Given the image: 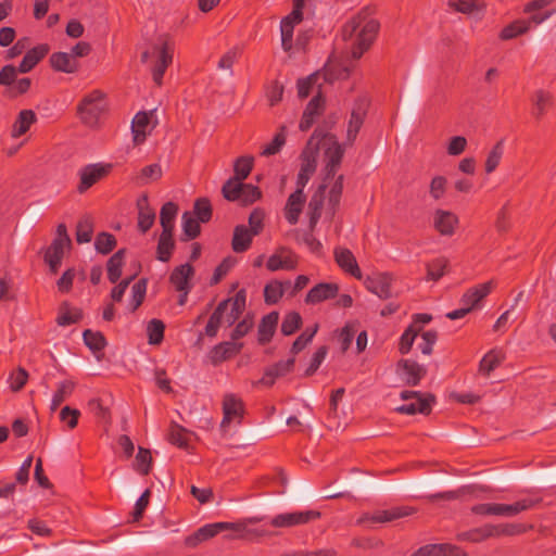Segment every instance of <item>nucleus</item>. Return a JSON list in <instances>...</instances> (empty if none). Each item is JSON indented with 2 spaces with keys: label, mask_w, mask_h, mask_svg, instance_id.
I'll use <instances>...</instances> for the list:
<instances>
[{
  "label": "nucleus",
  "mask_w": 556,
  "mask_h": 556,
  "mask_svg": "<svg viewBox=\"0 0 556 556\" xmlns=\"http://www.w3.org/2000/svg\"><path fill=\"white\" fill-rule=\"evenodd\" d=\"M70 245L71 243L68 242L52 240L50 247L46 250L45 262L49 265L52 274L58 273L64 256L65 249Z\"/></svg>",
  "instance_id": "nucleus-27"
},
{
  "label": "nucleus",
  "mask_w": 556,
  "mask_h": 556,
  "mask_svg": "<svg viewBox=\"0 0 556 556\" xmlns=\"http://www.w3.org/2000/svg\"><path fill=\"white\" fill-rule=\"evenodd\" d=\"M397 369L403 371L405 383L412 387L418 386L427 372L424 366L412 359L399 361Z\"/></svg>",
  "instance_id": "nucleus-19"
},
{
  "label": "nucleus",
  "mask_w": 556,
  "mask_h": 556,
  "mask_svg": "<svg viewBox=\"0 0 556 556\" xmlns=\"http://www.w3.org/2000/svg\"><path fill=\"white\" fill-rule=\"evenodd\" d=\"M242 348L243 343H237L233 341L222 342L212 349L210 354L211 361L214 365H217L240 353Z\"/></svg>",
  "instance_id": "nucleus-28"
},
{
  "label": "nucleus",
  "mask_w": 556,
  "mask_h": 556,
  "mask_svg": "<svg viewBox=\"0 0 556 556\" xmlns=\"http://www.w3.org/2000/svg\"><path fill=\"white\" fill-rule=\"evenodd\" d=\"M446 266L447 260L444 257L431 261L427 265V279L438 281L444 275Z\"/></svg>",
  "instance_id": "nucleus-63"
},
{
  "label": "nucleus",
  "mask_w": 556,
  "mask_h": 556,
  "mask_svg": "<svg viewBox=\"0 0 556 556\" xmlns=\"http://www.w3.org/2000/svg\"><path fill=\"white\" fill-rule=\"evenodd\" d=\"M410 556H466V553L456 545L437 543L424 545Z\"/></svg>",
  "instance_id": "nucleus-17"
},
{
  "label": "nucleus",
  "mask_w": 556,
  "mask_h": 556,
  "mask_svg": "<svg viewBox=\"0 0 556 556\" xmlns=\"http://www.w3.org/2000/svg\"><path fill=\"white\" fill-rule=\"evenodd\" d=\"M106 109L105 93L94 89L83 97L77 105V114L81 122L90 127L98 125L100 116Z\"/></svg>",
  "instance_id": "nucleus-2"
},
{
  "label": "nucleus",
  "mask_w": 556,
  "mask_h": 556,
  "mask_svg": "<svg viewBox=\"0 0 556 556\" xmlns=\"http://www.w3.org/2000/svg\"><path fill=\"white\" fill-rule=\"evenodd\" d=\"M194 269L189 264H182L177 266L169 276V282L175 287V289L179 292L189 293L190 285L189 280L193 277Z\"/></svg>",
  "instance_id": "nucleus-26"
},
{
  "label": "nucleus",
  "mask_w": 556,
  "mask_h": 556,
  "mask_svg": "<svg viewBox=\"0 0 556 556\" xmlns=\"http://www.w3.org/2000/svg\"><path fill=\"white\" fill-rule=\"evenodd\" d=\"M254 159L250 155L238 157L233 163V178L244 180L249 177L253 169Z\"/></svg>",
  "instance_id": "nucleus-50"
},
{
  "label": "nucleus",
  "mask_w": 556,
  "mask_h": 556,
  "mask_svg": "<svg viewBox=\"0 0 556 556\" xmlns=\"http://www.w3.org/2000/svg\"><path fill=\"white\" fill-rule=\"evenodd\" d=\"M253 233L249 231L244 225H238L233 229V236L231 240V248L236 253H243L250 249Z\"/></svg>",
  "instance_id": "nucleus-38"
},
{
  "label": "nucleus",
  "mask_w": 556,
  "mask_h": 556,
  "mask_svg": "<svg viewBox=\"0 0 556 556\" xmlns=\"http://www.w3.org/2000/svg\"><path fill=\"white\" fill-rule=\"evenodd\" d=\"M173 47L169 45V42L164 41L162 46L159 48L157 60L154 66L152 67V78L157 86L162 85L163 76L169 64H172L173 62Z\"/></svg>",
  "instance_id": "nucleus-12"
},
{
  "label": "nucleus",
  "mask_w": 556,
  "mask_h": 556,
  "mask_svg": "<svg viewBox=\"0 0 556 556\" xmlns=\"http://www.w3.org/2000/svg\"><path fill=\"white\" fill-rule=\"evenodd\" d=\"M125 249L116 251L106 263L108 278L112 283L117 282L122 276V268L125 262Z\"/></svg>",
  "instance_id": "nucleus-44"
},
{
  "label": "nucleus",
  "mask_w": 556,
  "mask_h": 556,
  "mask_svg": "<svg viewBox=\"0 0 556 556\" xmlns=\"http://www.w3.org/2000/svg\"><path fill=\"white\" fill-rule=\"evenodd\" d=\"M343 180L344 176L339 175L332 186L330 187L328 193V203L326 207V214L332 219L339 208L342 192H343Z\"/></svg>",
  "instance_id": "nucleus-34"
},
{
  "label": "nucleus",
  "mask_w": 556,
  "mask_h": 556,
  "mask_svg": "<svg viewBox=\"0 0 556 556\" xmlns=\"http://www.w3.org/2000/svg\"><path fill=\"white\" fill-rule=\"evenodd\" d=\"M168 440L172 444L180 448H187L189 442V432L184 427L174 424L170 427Z\"/></svg>",
  "instance_id": "nucleus-58"
},
{
  "label": "nucleus",
  "mask_w": 556,
  "mask_h": 556,
  "mask_svg": "<svg viewBox=\"0 0 556 556\" xmlns=\"http://www.w3.org/2000/svg\"><path fill=\"white\" fill-rule=\"evenodd\" d=\"M228 307L229 301H222L218 303L205 326V334L207 337H216L220 325L225 323V313L228 309Z\"/></svg>",
  "instance_id": "nucleus-37"
},
{
  "label": "nucleus",
  "mask_w": 556,
  "mask_h": 556,
  "mask_svg": "<svg viewBox=\"0 0 556 556\" xmlns=\"http://www.w3.org/2000/svg\"><path fill=\"white\" fill-rule=\"evenodd\" d=\"M75 388L76 382L72 379H65L63 381H60L52 395L50 410L55 412L63 402L71 397V395L75 391Z\"/></svg>",
  "instance_id": "nucleus-36"
},
{
  "label": "nucleus",
  "mask_w": 556,
  "mask_h": 556,
  "mask_svg": "<svg viewBox=\"0 0 556 556\" xmlns=\"http://www.w3.org/2000/svg\"><path fill=\"white\" fill-rule=\"evenodd\" d=\"M504 361L502 352L496 350L489 351L480 361L479 371L484 376H489Z\"/></svg>",
  "instance_id": "nucleus-47"
},
{
  "label": "nucleus",
  "mask_w": 556,
  "mask_h": 556,
  "mask_svg": "<svg viewBox=\"0 0 556 556\" xmlns=\"http://www.w3.org/2000/svg\"><path fill=\"white\" fill-rule=\"evenodd\" d=\"M223 414L222 428H226L232 421L240 424L244 414L242 400L233 393L225 394L223 400Z\"/></svg>",
  "instance_id": "nucleus-11"
},
{
  "label": "nucleus",
  "mask_w": 556,
  "mask_h": 556,
  "mask_svg": "<svg viewBox=\"0 0 556 556\" xmlns=\"http://www.w3.org/2000/svg\"><path fill=\"white\" fill-rule=\"evenodd\" d=\"M296 263V256L293 252L286 248H280L275 254L269 256L266 266L270 271L280 269L291 270L295 268Z\"/></svg>",
  "instance_id": "nucleus-18"
},
{
  "label": "nucleus",
  "mask_w": 556,
  "mask_h": 556,
  "mask_svg": "<svg viewBox=\"0 0 556 556\" xmlns=\"http://www.w3.org/2000/svg\"><path fill=\"white\" fill-rule=\"evenodd\" d=\"M344 156V148L342 144L334 141L326 151H325V164L333 165L340 167L342 160Z\"/></svg>",
  "instance_id": "nucleus-61"
},
{
  "label": "nucleus",
  "mask_w": 556,
  "mask_h": 556,
  "mask_svg": "<svg viewBox=\"0 0 556 556\" xmlns=\"http://www.w3.org/2000/svg\"><path fill=\"white\" fill-rule=\"evenodd\" d=\"M371 14L370 8H364L343 26L344 40L351 39L357 34L356 42L351 51L353 59H359L369 49L379 31L380 24L376 18L370 17Z\"/></svg>",
  "instance_id": "nucleus-1"
},
{
  "label": "nucleus",
  "mask_w": 556,
  "mask_h": 556,
  "mask_svg": "<svg viewBox=\"0 0 556 556\" xmlns=\"http://www.w3.org/2000/svg\"><path fill=\"white\" fill-rule=\"evenodd\" d=\"M174 232H161L156 245V258L161 262H168L175 250Z\"/></svg>",
  "instance_id": "nucleus-43"
},
{
  "label": "nucleus",
  "mask_w": 556,
  "mask_h": 556,
  "mask_svg": "<svg viewBox=\"0 0 556 556\" xmlns=\"http://www.w3.org/2000/svg\"><path fill=\"white\" fill-rule=\"evenodd\" d=\"M244 529L243 523H231V522H214L207 523L203 527L199 528L194 533L189 535L185 543L187 546L195 547L200 543L207 541L222 531L232 530V531H241Z\"/></svg>",
  "instance_id": "nucleus-6"
},
{
  "label": "nucleus",
  "mask_w": 556,
  "mask_h": 556,
  "mask_svg": "<svg viewBox=\"0 0 556 556\" xmlns=\"http://www.w3.org/2000/svg\"><path fill=\"white\" fill-rule=\"evenodd\" d=\"M294 366V358L280 361L265 369L264 376L258 381L260 384L271 387L276 379L292 371Z\"/></svg>",
  "instance_id": "nucleus-25"
},
{
  "label": "nucleus",
  "mask_w": 556,
  "mask_h": 556,
  "mask_svg": "<svg viewBox=\"0 0 556 556\" xmlns=\"http://www.w3.org/2000/svg\"><path fill=\"white\" fill-rule=\"evenodd\" d=\"M433 223L434 228L442 236H452L455 231V227L458 224V218L454 213L450 211L438 210L434 213Z\"/></svg>",
  "instance_id": "nucleus-30"
},
{
  "label": "nucleus",
  "mask_w": 556,
  "mask_h": 556,
  "mask_svg": "<svg viewBox=\"0 0 556 556\" xmlns=\"http://www.w3.org/2000/svg\"><path fill=\"white\" fill-rule=\"evenodd\" d=\"M200 220L189 211L181 216L182 233L180 240L184 242L198 238L201 233Z\"/></svg>",
  "instance_id": "nucleus-39"
},
{
  "label": "nucleus",
  "mask_w": 556,
  "mask_h": 556,
  "mask_svg": "<svg viewBox=\"0 0 556 556\" xmlns=\"http://www.w3.org/2000/svg\"><path fill=\"white\" fill-rule=\"evenodd\" d=\"M339 292V286L332 282H321L313 287L305 298L306 304H317L333 299Z\"/></svg>",
  "instance_id": "nucleus-23"
},
{
  "label": "nucleus",
  "mask_w": 556,
  "mask_h": 556,
  "mask_svg": "<svg viewBox=\"0 0 556 556\" xmlns=\"http://www.w3.org/2000/svg\"><path fill=\"white\" fill-rule=\"evenodd\" d=\"M165 325L160 319H152L148 323L147 332L150 344H160L164 339Z\"/></svg>",
  "instance_id": "nucleus-60"
},
{
  "label": "nucleus",
  "mask_w": 556,
  "mask_h": 556,
  "mask_svg": "<svg viewBox=\"0 0 556 556\" xmlns=\"http://www.w3.org/2000/svg\"><path fill=\"white\" fill-rule=\"evenodd\" d=\"M327 186L321 184L316 191L312 194L311 200L307 206V215H308V226L311 231H313L321 216V211L325 201Z\"/></svg>",
  "instance_id": "nucleus-21"
},
{
  "label": "nucleus",
  "mask_w": 556,
  "mask_h": 556,
  "mask_svg": "<svg viewBox=\"0 0 556 556\" xmlns=\"http://www.w3.org/2000/svg\"><path fill=\"white\" fill-rule=\"evenodd\" d=\"M225 301H229L230 306V311L225 313V324L232 326L245 309L247 292L244 289H241L233 298L226 299Z\"/></svg>",
  "instance_id": "nucleus-29"
},
{
  "label": "nucleus",
  "mask_w": 556,
  "mask_h": 556,
  "mask_svg": "<svg viewBox=\"0 0 556 556\" xmlns=\"http://www.w3.org/2000/svg\"><path fill=\"white\" fill-rule=\"evenodd\" d=\"M495 525H484L480 528L472 529L459 535L460 540H468L471 542H481L489 538L498 536V532Z\"/></svg>",
  "instance_id": "nucleus-45"
},
{
  "label": "nucleus",
  "mask_w": 556,
  "mask_h": 556,
  "mask_svg": "<svg viewBox=\"0 0 556 556\" xmlns=\"http://www.w3.org/2000/svg\"><path fill=\"white\" fill-rule=\"evenodd\" d=\"M285 130H286V126H281V127H280V131H279V132H277V134L274 136L273 140H271L268 144H266V146L263 148V150H262V152H261V154H262L263 156H270V155H275V154H277V153L281 150V148H282V147L285 146V143H286V134H285Z\"/></svg>",
  "instance_id": "nucleus-59"
},
{
  "label": "nucleus",
  "mask_w": 556,
  "mask_h": 556,
  "mask_svg": "<svg viewBox=\"0 0 556 556\" xmlns=\"http://www.w3.org/2000/svg\"><path fill=\"white\" fill-rule=\"evenodd\" d=\"M152 456L148 448L139 446L135 460V469L142 476H147L151 470Z\"/></svg>",
  "instance_id": "nucleus-55"
},
{
  "label": "nucleus",
  "mask_w": 556,
  "mask_h": 556,
  "mask_svg": "<svg viewBox=\"0 0 556 556\" xmlns=\"http://www.w3.org/2000/svg\"><path fill=\"white\" fill-rule=\"evenodd\" d=\"M162 168L159 164H151L144 166L139 175L136 177V180L139 185H147L150 181L159 180L162 177Z\"/></svg>",
  "instance_id": "nucleus-57"
},
{
  "label": "nucleus",
  "mask_w": 556,
  "mask_h": 556,
  "mask_svg": "<svg viewBox=\"0 0 556 556\" xmlns=\"http://www.w3.org/2000/svg\"><path fill=\"white\" fill-rule=\"evenodd\" d=\"M279 320V314L278 312H270L269 314L265 315L258 325L257 329V340L261 345H264L268 343L278 325Z\"/></svg>",
  "instance_id": "nucleus-31"
},
{
  "label": "nucleus",
  "mask_w": 556,
  "mask_h": 556,
  "mask_svg": "<svg viewBox=\"0 0 556 556\" xmlns=\"http://www.w3.org/2000/svg\"><path fill=\"white\" fill-rule=\"evenodd\" d=\"M37 122V116L33 110H22L12 125V138H20L28 131L30 126Z\"/></svg>",
  "instance_id": "nucleus-33"
},
{
  "label": "nucleus",
  "mask_w": 556,
  "mask_h": 556,
  "mask_svg": "<svg viewBox=\"0 0 556 556\" xmlns=\"http://www.w3.org/2000/svg\"><path fill=\"white\" fill-rule=\"evenodd\" d=\"M368 108L369 101L366 98H358L354 102L346 130V141L351 146L356 140L357 134L364 124Z\"/></svg>",
  "instance_id": "nucleus-9"
},
{
  "label": "nucleus",
  "mask_w": 556,
  "mask_h": 556,
  "mask_svg": "<svg viewBox=\"0 0 556 556\" xmlns=\"http://www.w3.org/2000/svg\"><path fill=\"white\" fill-rule=\"evenodd\" d=\"M400 396L403 401H414L396 407L395 412L405 415H415L417 413L429 415L431 413V405L434 402V396L432 394L422 395L417 391L405 390L401 392Z\"/></svg>",
  "instance_id": "nucleus-5"
},
{
  "label": "nucleus",
  "mask_w": 556,
  "mask_h": 556,
  "mask_svg": "<svg viewBox=\"0 0 556 556\" xmlns=\"http://www.w3.org/2000/svg\"><path fill=\"white\" fill-rule=\"evenodd\" d=\"M539 501L523 498L514 504L484 503L472 506L471 511L476 515L493 516H516L521 511L532 508Z\"/></svg>",
  "instance_id": "nucleus-4"
},
{
  "label": "nucleus",
  "mask_w": 556,
  "mask_h": 556,
  "mask_svg": "<svg viewBox=\"0 0 556 556\" xmlns=\"http://www.w3.org/2000/svg\"><path fill=\"white\" fill-rule=\"evenodd\" d=\"M83 318L81 309L72 307L67 302H63L60 305L56 324L65 327L77 324Z\"/></svg>",
  "instance_id": "nucleus-42"
},
{
  "label": "nucleus",
  "mask_w": 556,
  "mask_h": 556,
  "mask_svg": "<svg viewBox=\"0 0 556 556\" xmlns=\"http://www.w3.org/2000/svg\"><path fill=\"white\" fill-rule=\"evenodd\" d=\"M244 186L242 180L236 179L233 177L229 178L222 188L223 197L231 202H235L240 199V192Z\"/></svg>",
  "instance_id": "nucleus-54"
},
{
  "label": "nucleus",
  "mask_w": 556,
  "mask_h": 556,
  "mask_svg": "<svg viewBox=\"0 0 556 556\" xmlns=\"http://www.w3.org/2000/svg\"><path fill=\"white\" fill-rule=\"evenodd\" d=\"M530 29V22L525 20H517L504 27L500 34L503 40L513 39L519 35L527 33Z\"/></svg>",
  "instance_id": "nucleus-49"
},
{
  "label": "nucleus",
  "mask_w": 556,
  "mask_h": 556,
  "mask_svg": "<svg viewBox=\"0 0 556 556\" xmlns=\"http://www.w3.org/2000/svg\"><path fill=\"white\" fill-rule=\"evenodd\" d=\"M93 219L86 215L83 216L76 226V241L78 243H88L92 239Z\"/></svg>",
  "instance_id": "nucleus-48"
},
{
  "label": "nucleus",
  "mask_w": 556,
  "mask_h": 556,
  "mask_svg": "<svg viewBox=\"0 0 556 556\" xmlns=\"http://www.w3.org/2000/svg\"><path fill=\"white\" fill-rule=\"evenodd\" d=\"M113 165L112 164H103V163H96V164H88L84 167H81L78 172L79 176V184L77 186L78 193L83 194L88 189H90L93 185H96L98 181L106 177L111 170Z\"/></svg>",
  "instance_id": "nucleus-7"
},
{
  "label": "nucleus",
  "mask_w": 556,
  "mask_h": 556,
  "mask_svg": "<svg viewBox=\"0 0 556 556\" xmlns=\"http://www.w3.org/2000/svg\"><path fill=\"white\" fill-rule=\"evenodd\" d=\"M49 64L55 72L74 74L79 70V62L67 52H54L49 58Z\"/></svg>",
  "instance_id": "nucleus-22"
},
{
  "label": "nucleus",
  "mask_w": 556,
  "mask_h": 556,
  "mask_svg": "<svg viewBox=\"0 0 556 556\" xmlns=\"http://www.w3.org/2000/svg\"><path fill=\"white\" fill-rule=\"evenodd\" d=\"M302 325V317L296 312L288 313L281 324V333L285 336L293 334Z\"/></svg>",
  "instance_id": "nucleus-62"
},
{
  "label": "nucleus",
  "mask_w": 556,
  "mask_h": 556,
  "mask_svg": "<svg viewBox=\"0 0 556 556\" xmlns=\"http://www.w3.org/2000/svg\"><path fill=\"white\" fill-rule=\"evenodd\" d=\"M50 51V46L48 43H40L34 48H29L24 54L23 60L18 65V71L21 74H26L33 71V68L46 58V55Z\"/></svg>",
  "instance_id": "nucleus-20"
},
{
  "label": "nucleus",
  "mask_w": 556,
  "mask_h": 556,
  "mask_svg": "<svg viewBox=\"0 0 556 556\" xmlns=\"http://www.w3.org/2000/svg\"><path fill=\"white\" fill-rule=\"evenodd\" d=\"M393 277L389 273H372L364 279L366 289L381 300L392 298Z\"/></svg>",
  "instance_id": "nucleus-10"
},
{
  "label": "nucleus",
  "mask_w": 556,
  "mask_h": 556,
  "mask_svg": "<svg viewBox=\"0 0 556 556\" xmlns=\"http://www.w3.org/2000/svg\"><path fill=\"white\" fill-rule=\"evenodd\" d=\"M150 117L147 112H138L131 122V132L135 144L144 142L148 135Z\"/></svg>",
  "instance_id": "nucleus-40"
},
{
  "label": "nucleus",
  "mask_w": 556,
  "mask_h": 556,
  "mask_svg": "<svg viewBox=\"0 0 556 556\" xmlns=\"http://www.w3.org/2000/svg\"><path fill=\"white\" fill-rule=\"evenodd\" d=\"M325 137L324 132L315 129L301 153L302 164L296 177V189L304 191L311 176L316 170V152L319 141Z\"/></svg>",
  "instance_id": "nucleus-3"
},
{
  "label": "nucleus",
  "mask_w": 556,
  "mask_h": 556,
  "mask_svg": "<svg viewBox=\"0 0 556 556\" xmlns=\"http://www.w3.org/2000/svg\"><path fill=\"white\" fill-rule=\"evenodd\" d=\"M333 255L336 263L342 270L352 275L356 279H362V271L351 250L338 247L334 249Z\"/></svg>",
  "instance_id": "nucleus-14"
},
{
  "label": "nucleus",
  "mask_w": 556,
  "mask_h": 556,
  "mask_svg": "<svg viewBox=\"0 0 556 556\" xmlns=\"http://www.w3.org/2000/svg\"><path fill=\"white\" fill-rule=\"evenodd\" d=\"M85 344L93 352H101L106 345L105 337L100 331L86 329L83 333Z\"/></svg>",
  "instance_id": "nucleus-51"
},
{
  "label": "nucleus",
  "mask_w": 556,
  "mask_h": 556,
  "mask_svg": "<svg viewBox=\"0 0 556 556\" xmlns=\"http://www.w3.org/2000/svg\"><path fill=\"white\" fill-rule=\"evenodd\" d=\"M495 525H484L480 528L472 529L459 535L460 540H468L471 542H481L489 538L498 536V532Z\"/></svg>",
  "instance_id": "nucleus-46"
},
{
  "label": "nucleus",
  "mask_w": 556,
  "mask_h": 556,
  "mask_svg": "<svg viewBox=\"0 0 556 556\" xmlns=\"http://www.w3.org/2000/svg\"><path fill=\"white\" fill-rule=\"evenodd\" d=\"M178 205L172 201L163 204L160 212L162 232H174L175 219L178 214Z\"/></svg>",
  "instance_id": "nucleus-41"
},
{
  "label": "nucleus",
  "mask_w": 556,
  "mask_h": 556,
  "mask_svg": "<svg viewBox=\"0 0 556 556\" xmlns=\"http://www.w3.org/2000/svg\"><path fill=\"white\" fill-rule=\"evenodd\" d=\"M414 513L410 507H394L387 510H379L372 515H365L359 521L387 522L409 516Z\"/></svg>",
  "instance_id": "nucleus-32"
},
{
  "label": "nucleus",
  "mask_w": 556,
  "mask_h": 556,
  "mask_svg": "<svg viewBox=\"0 0 556 556\" xmlns=\"http://www.w3.org/2000/svg\"><path fill=\"white\" fill-rule=\"evenodd\" d=\"M504 153V144L503 140L497 141L491 151L489 152L486 160H485V173L491 174L493 173L497 166L500 165V162L502 160Z\"/></svg>",
  "instance_id": "nucleus-53"
},
{
  "label": "nucleus",
  "mask_w": 556,
  "mask_h": 556,
  "mask_svg": "<svg viewBox=\"0 0 556 556\" xmlns=\"http://www.w3.org/2000/svg\"><path fill=\"white\" fill-rule=\"evenodd\" d=\"M320 517L317 510L288 511L274 516L268 523L274 528H293L306 525Z\"/></svg>",
  "instance_id": "nucleus-8"
},
{
  "label": "nucleus",
  "mask_w": 556,
  "mask_h": 556,
  "mask_svg": "<svg viewBox=\"0 0 556 556\" xmlns=\"http://www.w3.org/2000/svg\"><path fill=\"white\" fill-rule=\"evenodd\" d=\"M138 208V229L146 233L155 222V212L149 204V198L147 194H142L137 200Z\"/></svg>",
  "instance_id": "nucleus-24"
},
{
  "label": "nucleus",
  "mask_w": 556,
  "mask_h": 556,
  "mask_svg": "<svg viewBox=\"0 0 556 556\" xmlns=\"http://www.w3.org/2000/svg\"><path fill=\"white\" fill-rule=\"evenodd\" d=\"M420 331L419 327H415V325H409L403 334L400 338L399 351L401 354H407L414 344L416 337Z\"/></svg>",
  "instance_id": "nucleus-56"
},
{
  "label": "nucleus",
  "mask_w": 556,
  "mask_h": 556,
  "mask_svg": "<svg viewBox=\"0 0 556 556\" xmlns=\"http://www.w3.org/2000/svg\"><path fill=\"white\" fill-rule=\"evenodd\" d=\"M493 287V280L477 285L468 289L463 294L460 303L465 305L467 308H470L471 312L472 309L479 307V303L491 293Z\"/></svg>",
  "instance_id": "nucleus-13"
},
{
  "label": "nucleus",
  "mask_w": 556,
  "mask_h": 556,
  "mask_svg": "<svg viewBox=\"0 0 556 556\" xmlns=\"http://www.w3.org/2000/svg\"><path fill=\"white\" fill-rule=\"evenodd\" d=\"M115 245L116 239L109 232H100L94 241V248L101 254H109Z\"/></svg>",
  "instance_id": "nucleus-64"
},
{
  "label": "nucleus",
  "mask_w": 556,
  "mask_h": 556,
  "mask_svg": "<svg viewBox=\"0 0 556 556\" xmlns=\"http://www.w3.org/2000/svg\"><path fill=\"white\" fill-rule=\"evenodd\" d=\"M305 201L306 197L304 194V191H302L301 189H295V191L289 195L283 212L285 217L290 225L298 224Z\"/></svg>",
  "instance_id": "nucleus-16"
},
{
  "label": "nucleus",
  "mask_w": 556,
  "mask_h": 556,
  "mask_svg": "<svg viewBox=\"0 0 556 556\" xmlns=\"http://www.w3.org/2000/svg\"><path fill=\"white\" fill-rule=\"evenodd\" d=\"M554 98L551 92L543 89L536 90L532 96V115L536 119H541L547 110L552 108Z\"/></svg>",
  "instance_id": "nucleus-35"
},
{
  "label": "nucleus",
  "mask_w": 556,
  "mask_h": 556,
  "mask_svg": "<svg viewBox=\"0 0 556 556\" xmlns=\"http://www.w3.org/2000/svg\"><path fill=\"white\" fill-rule=\"evenodd\" d=\"M191 213L201 223L210 222L213 215V210L210 200L207 198L197 199L194 201L193 211Z\"/></svg>",
  "instance_id": "nucleus-52"
},
{
  "label": "nucleus",
  "mask_w": 556,
  "mask_h": 556,
  "mask_svg": "<svg viewBox=\"0 0 556 556\" xmlns=\"http://www.w3.org/2000/svg\"><path fill=\"white\" fill-rule=\"evenodd\" d=\"M325 110V99L320 92H318L316 96L312 98V100L307 103L301 122H300V129L302 131L308 130L317 116H319Z\"/></svg>",
  "instance_id": "nucleus-15"
}]
</instances>
